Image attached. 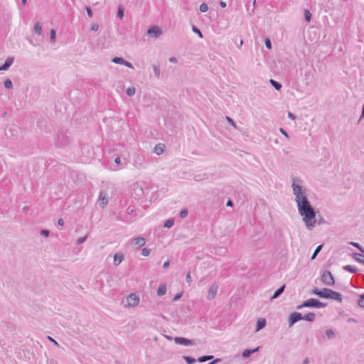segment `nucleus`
Masks as SVG:
<instances>
[{"label": "nucleus", "instance_id": "1", "mask_svg": "<svg viewBox=\"0 0 364 364\" xmlns=\"http://www.w3.org/2000/svg\"><path fill=\"white\" fill-rule=\"evenodd\" d=\"M298 209L304 217L303 220L308 228H311L315 224V213L306 198H299L297 200Z\"/></svg>", "mask_w": 364, "mask_h": 364}, {"label": "nucleus", "instance_id": "2", "mask_svg": "<svg viewBox=\"0 0 364 364\" xmlns=\"http://www.w3.org/2000/svg\"><path fill=\"white\" fill-rule=\"evenodd\" d=\"M326 305L323 303L320 302L316 299H310L304 301L302 304L298 306V309H301L304 307H316V308H322Z\"/></svg>", "mask_w": 364, "mask_h": 364}, {"label": "nucleus", "instance_id": "3", "mask_svg": "<svg viewBox=\"0 0 364 364\" xmlns=\"http://www.w3.org/2000/svg\"><path fill=\"white\" fill-rule=\"evenodd\" d=\"M321 281L325 285L332 286L335 284V280L329 271H325L321 276Z\"/></svg>", "mask_w": 364, "mask_h": 364}, {"label": "nucleus", "instance_id": "4", "mask_svg": "<svg viewBox=\"0 0 364 364\" xmlns=\"http://www.w3.org/2000/svg\"><path fill=\"white\" fill-rule=\"evenodd\" d=\"M127 301L129 306H136L139 304V298L136 294H132L127 298Z\"/></svg>", "mask_w": 364, "mask_h": 364}, {"label": "nucleus", "instance_id": "5", "mask_svg": "<svg viewBox=\"0 0 364 364\" xmlns=\"http://www.w3.org/2000/svg\"><path fill=\"white\" fill-rule=\"evenodd\" d=\"M330 289L324 288L322 290L314 289L312 290V294L317 295L321 298L328 299L327 295H329Z\"/></svg>", "mask_w": 364, "mask_h": 364}, {"label": "nucleus", "instance_id": "6", "mask_svg": "<svg viewBox=\"0 0 364 364\" xmlns=\"http://www.w3.org/2000/svg\"><path fill=\"white\" fill-rule=\"evenodd\" d=\"M302 319L301 314L300 313H292L289 319V327H291L296 322Z\"/></svg>", "mask_w": 364, "mask_h": 364}, {"label": "nucleus", "instance_id": "7", "mask_svg": "<svg viewBox=\"0 0 364 364\" xmlns=\"http://www.w3.org/2000/svg\"><path fill=\"white\" fill-rule=\"evenodd\" d=\"M329 292V295H327L328 299H331L338 302H342L343 297L340 293L333 291L332 289H331Z\"/></svg>", "mask_w": 364, "mask_h": 364}, {"label": "nucleus", "instance_id": "8", "mask_svg": "<svg viewBox=\"0 0 364 364\" xmlns=\"http://www.w3.org/2000/svg\"><path fill=\"white\" fill-rule=\"evenodd\" d=\"M161 33V31L157 26L151 27L147 31V35L151 37H158Z\"/></svg>", "mask_w": 364, "mask_h": 364}, {"label": "nucleus", "instance_id": "9", "mask_svg": "<svg viewBox=\"0 0 364 364\" xmlns=\"http://www.w3.org/2000/svg\"><path fill=\"white\" fill-rule=\"evenodd\" d=\"M292 186H293L294 193L296 196V202H297V200L299 199V198H306L305 196L303 195V193L301 192V188L299 186L293 183Z\"/></svg>", "mask_w": 364, "mask_h": 364}, {"label": "nucleus", "instance_id": "10", "mask_svg": "<svg viewBox=\"0 0 364 364\" xmlns=\"http://www.w3.org/2000/svg\"><path fill=\"white\" fill-rule=\"evenodd\" d=\"M174 341L177 344L184 345V346H190V345H193V344L192 341L188 340V339L185 338H181V337L175 338Z\"/></svg>", "mask_w": 364, "mask_h": 364}, {"label": "nucleus", "instance_id": "11", "mask_svg": "<svg viewBox=\"0 0 364 364\" xmlns=\"http://www.w3.org/2000/svg\"><path fill=\"white\" fill-rule=\"evenodd\" d=\"M100 205L105 207L108 203V198L105 193H101L99 196Z\"/></svg>", "mask_w": 364, "mask_h": 364}, {"label": "nucleus", "instance_id": "12", "mask_svg": "<svg viewBox=\"0 0 364 364\" xmlns=\"http://www.w3.org/2000/svg\"><path fill=\"white\" fill-rule=\"evenodd\" d=\"M145 242V239L142 237H138L133 240V244L138 247L144 246Z\"/></svg>", "mask_w": 364, "mask_h": 364}, {"label": "nucleus", "instance_id": "13", "mask_svg": "<svg viewBox=\"0 0 364 364\" xmlns=\"http://www.w3.org/2000/svg\"><path fill=\"white\" fill-rule=\"evenodd\" d=\"M14 59L12 58H8L5 63L0 68V70H6L12 65Z\"/></svg>", "mask_w": 364, "mask_h": 364}, {"label": "nucleus", "instance_id": "14", "mask_svg": "<svg viewBox=\"0 0 364 364\" xmlns=\"http://www.w3.org/2000/svg\"><path fill=\"white\" fill-rule=\"evenodd\" d=\"M217 293V287L212 286L208 291V298L212 299H213Z\"/></svg>", "mask_w": 364, "mask_h": 364}, {"label": "nucleus", "instance_id": "15", "mask_svg": "<svg viewBox=\"0 0 364 364\" xmlns=\"http://www.w3.org/2000/svg\"><path fill=\"white\" fill-rule=\"evenodd\" d=\"M315 317H316L315 314L308 313L302 317V319H304L308 321H313L315 319Z\"/></svg>", "mask_w": 364, "mask_h": 364}, {"label": "nucleus", "instance_id": "16", "mask_svg": "<svg viewBox=\"0 0 364 364\" xmlns=\"http://www.w3.org/2000/svg\"><path fill=\"white\" fill-rule=\"evenodd\" d=\"M266 324V321L264 318H259L257 322V331H259L262 328L264 327Z\"/></svg>", "mask_w": 364, "mask_h": 364}, {"label": "nucleus", "instance_id": "17", "mask_svg": "<svg viewBox=\"0 0 364 364\" xmlns=\"http://www.w3.org/2000/svg\"><path fill=\"white\" fill-rule=\"evenodd\" d=\"M154 151L158 155L161 154L164 152V145L161 144L156 145Z\"/></svg>", "mask_w": 364, "mask_h": 364}, {"label": "nucleus", "instance_id": "18", "mask_svg": "<svg viewBox=\"0 0 364 364\" xmlns=\"http://www.w3.org/2000/svg\"><path fill=\"white\" fill-rule=\"evenodd\" d=\"M33 30L36 33L41 35L42 33L41 24L39 22L36 23L33 27Z\"/></svg>", "mask_w": 364, "mask_h": 364}, {"label": "nucleus", "instance_id": "19", "mask_svg": "<svg viewBox=\"0 0 364 364\" xmlns=\"http://www.w3.org/2000/svg\"><path fill=\"white\" fill-rule=\"evenodd\" d=\"M284 288H285V285H283L282 287H281L279 289H277L274 292V295L272 296L271 299H274L278 297L283 292Z\"/></svg>", "mask_w": 364, "mask_h": 364}, {"label": "nucleus", "instance_id": "20", "mask_svg": "<svg viewBox=\"0 0 364 364\" xmlns=\"http://www.w3.org/2000/svg\"><path fill=\"white\" fill-rule=\"evenodd\" d=\"M166 289L164 285L160 286L157 290V294L159 296H163L166 294Z\"/></svg>", "mask_w": 364, "mask_h": 364}, {"label": "nucleus", "instance_id": "21", "mask_svg": "<svg viewBox=\"0 0 364 364\" xmlns=\"http://www.w3.org/2000/svg\"><path fill=\"white\" fill-rule=\"evenodd\" d=\"M122 256L116 255L114 258V263L115 265H119L122 261Z\"/></svg>", "mask_w": 364, "mask_h": 364}, {"label": "nucleus", "instance_id": "22", "mask_svg": "<svg viewBox=\"0 0 364 364\" xmlns=\"http://www.w3.org/2000/svg\"><path fill=\"white\" fill-rule=\"evenodd\" d=\"M258 350V348H255V349H253L252 350H245L243 353H242V356L245 357V358H247V357H249L250 355L252 353H255L256 351Z\"/></svg>", "mask_w": 364, "mask_h": 364}, {"label": "nucleus", "instance_id": "23", "mask_svg": "<svg viewBox=\"0 0 364 364\" xmlns=\"http://www.w3.org/2000/svg\"><path fill=\"white\" fill-rule=\"evenodd\" d=\"M355 259L360 262V263H363L364 264V255H361V254H355Z\"/></svg>", "mask_w": 364, "mask_h": 364}, {"label": "nucleus", "instance_id": "24", "mask_svg": "<svg viewBox=\"0 0 364 364\" xmlns=\"http://www.w3.org/2000/svg\"><path fill=\"white\" fill-rule=\"evenodd\" d=\"M270 82L275 87L276 90H279L281 89L282 85L279 82L274 81V80H271Z\"/></svg>", "mask_w": 364, "mask_h": 364}, {"label": "nucleus", "instance_id": "25", "mask_svg": "<svg viewBox=\"0 0 364 364\" xmlns=\"http://www.w3.org/2000/svg\"><path fill=\"white\" fill-rule=\"evenodd\" d=\"M321 248H322V245H318V246L316 248V250H315V251H314V254H313V255H312V256H311V259H315V257H316L317 254L320 252V250H321Z\"/></svg>", "mask_w": 364, "mask_h": 364}, {"label": "nucleus", "instance_id": "26", "mask_svg": "<svg viewBox=\"0 0 364 364\" xmlns=\"http://www.w3.org/2000/svg\"><path fill=\"white\" fill-rule=\"evenodd\" d=\"M213 358V356L211 355H206V356H203V357H200L198 358V361L199 362H201V363H203V362H205L208 360H210Z\"/></svg>", "mask_w": 364, "mask_h": 364}, {"label": "nucleus", "instance_id": "27", "mask_svg": "<svg viewBox=\"0 0 364 364\" xmlns=\"http://www.w3.org/2000/svg\"><path fill=\"white\" fill-rule=\"evenodd\" d=\"M326 334L328 338H331L334 336L335 333L332 329H328L326 331Z\"/></svg>", "mask_w": 364, "mask_h": 364}, {"label": "nucleus", "instance_id": "28", "mask_svg": "<svg viewBox=\"0 0 364 364\" xmlns=\"http://www.w3.org/2000/svg\"><path fill=\"white\" fill-rule=\"evenodd\" d=\"M208 9V6L206 4L203 3V4H201L200 6V11L201 12H206Z\"/></svg>", "mask_w": 364, "mask_h": 364}, {"label": "nucleus", "instance_id": "29", "mask_svg": "<svg viewBox=\"0 0 364 364\" xmlns=\"http://www.w3.org/2000/svg\"><path fill=\"white\" fill-rule=\"evenodd\" d=\"M344 269L350 272H355L356 271V268L351 265H346Z\"/></svg>", "mask_w": 364, "mask_h": 364}, {"label": "nucleus", "instance_id": "30", "mask_svg": "<svg viewBox=\"0 0 364 364\" xmlns=\"http://www.w3.org/2000/svg\"><path fill=\"white\" fill-rule=\"evenodd\" d=\"M150 254V250L147 248H143L141 250V255L144 257H147Z\"/></svg>", "mask_w": 364, "mask_h": 364}, {"label": "nucleus", "instance_id": "31", "mask_svg": "<svg viewBox=\"0 0 364 364\" xmlns=\"http://www.w3.org/2000/svg\"><path fill=\"white\" fill-rule=\"evenodd\" d=\"M4 86L6 88H8V89H10L12 87V82L7 79L6 80L4 81Z\"/></svg>", "mask_w": 364, "mask_h": 364}, {"label": "nucleus", "instance_id": "32", "mask_svg": "<svg viewBox=\"0 0 364 364\" xmlns=\"http://www.w3.org/2000/svg\"><path fill=\"white\" fill-rule=\"evenodd\" d=\"M311 18V14L310 11L309 10H306L305 11V19L308 22H310Z\"/></svg>", "mask_w": 364, "mask_h": 364}, {"label": "nucleus", "instance_id": "33", "mask_svg": "<svg viewBox=\"0 0 364 364\" xmlns=\"http://www.w3.org/2000/svg\"><path fill=\"white\" fill-rule=\"evenodd\" d=\"M124 16V9L122 7H119L117 12V16L120 18L121 19L123 18Z\"/></svg>", "mask_w": 364, "mask_h": 364}, {"label": "nucleus", "instance_id": "34", "mask_svg": "<svg viewBox=\"0 0 364 364\" xmlns=\"http://www.w3.org/2000/svg\"><path fill=\"white\" fill-rule=\"evenodd\" d=\"M127 93L129 96H132L135 93V89L133 87H129L127 90Z\"/></svg>", "mask_w": 364, "mask_h": 364}, {"label": "nucleus", "instance_id": "35", "mask_svg": "<svg viewBox=\"0 0 364 364\" xmlns=\"http://www.w3.org/2000/svg\"><path fill=\"white\" fill-rule=\"evenodd\" d=\"M173 225V220H168L164 223V227L166 228H171Z\"/></svg>", "mask_w": 364, "mask_h": 364}, {"label": "nucleus", "instance_id": "36", "mask_svg": "<svg viewBox=\"0 0 364 364\" xmlns=\"http://www.w3.org/2000/svg\"><path fill=\"white\" fill-rule=\"evenodd\" d=\"M184 359L188 364H192L196 361L194 358H192L191 357H185Z\"/></svg>", "mask_w": 364, "mask_h": 364}, {"label": "nucleus", "instance_id": "37", "mask_svg": "<svg viewBox=\"0 0 364 364\" xmlns=\"http://www.w3.org/2000/svg\"><path fill=\"white\" fill-rule=\"evenodd\" d=\"M50 40L52 41H54L55 39V31L54 29H52L50 33Z\"/></svg>", "mask_w": 364, "mask_h": 364}, {"label": "nucleus", "instance_id": "38", "mask_svg": "<svg viewBox=\"0 0 364 364\" xmlns=\"http://www.w3.org/2000/svg\"><path fill=\"white\" fill-rule=\"evenodd\" d=\"M113 62L115 63H122V64H124V60L121 58H114L113 59Z\"/></svg>", "mask_w": 364, "mask_h": 364}, {"label": "nucleus", "instance_id": "39", "mask_svg": "<svg viewBox=\"0 0 364 364\" xmlns=\"http://www.w3.org/2000/svg\"><path fill=\"white\" fill-rule=\"evenodd\" d=\"M264 42H265V45L267 46V48L268 49H271L272 48V44H271L270 40L269 38H266Z\"/></svg>", "mask_w": 364, "mask_h": 364}, {"label": "nucleus", "instance_id": "40", "mask_svg": "<svg viewBox=\"0 0 364 364\" xmlns=\"http://www.w3.org/2000/svg\"><path fill=\"white\" fill-rule=\"evenodd\" d=\"M98 28H99V26H98V24H97V23H92V26H91V30H92V31H97V30H98Z\"/></svg>", "mask_w": 364, "mask_h": 364}, {"label": "nucleus", "instance_id": "41", "mask_svg": "<svg viewBox=\"0 0 364 364\" xmlns=\"http://www.w3.org/2000/svg\"><path fill=\"white\" fill-rule=\"evenodd\" d=\"M358 304L361 307H364V294L361 295Z\"/></svg>", "mask_w": 364, "mask_h": 364}, {"label": "nucleus", "instance_id": "42", "mask_svg": "<svg viewBox=\"0 0 364 364\" xmlns=\"http://www.w3.org/2000/svg\"><path fill=\"white\" fill-rule=\"evenodd\" d=\"M187 215H188V212L186 210H183L182 211H181V213H180V215L182 218H186L187 216Z\"/></svg>", "mask_w": 364, "mask_h": 364}, {"label": "nucleus", "instance_id": "43", "mask_svg": "<svg viewBox=\"0 0 364 364\" xmlns=\"http://www.w3.org/2000/svg\"><path fill=\"white\" fill-rule=\"evenodd\" d=\"M351 244L353 246L358 247L362 252H364V250L362 249V247L360 246V245L358 243H357V242H351Z\"/></svg>", "mask_w": 364, "mask_h": 364}, {"label": "nucleus", "instance_id": "44", "mask_svg": "<svg viewBox=\"0 0 364 364\" xmlns=\"http://www.w3.org/2000/svg\"><path fill=\"white\" fill-rule=\"evenodd\" d=\"M86 11H87V15H88L90 17H92V11L91 9H90V8H89V7H87V8H86Z\"/></svg>", "mask_w": 364, "mask_h": 364}, {"label": "nucleus", "instance_id": "45", "mask_svg": "<svg viewBox=\"0 0 364 364\" xmlns=\"http://www.w3.org/2000/svg\"><path fill=\"white\" fill-rule=\"evenodd\" d=\"M186 282H187L188 283H190V282H191V277L190 273H188V274H186Z\"/></svg>", "mask_w": 364, "mask_h": 364}, {"label": "nucleus", "instance_id": "46", "mask_svg": "<svg viewBox=\"0 0 364 364\" xmlns=\"http://www.w3.org/2000/svg\"><path fill=\"white\" fill-rule=\"evenodd\" d=\"M193 31L198 34L200 38L203 37L201 32L198 28H193Z\"/></svg>", "mask_w": 364, "mask_h": 364}, {"label": "nucleus", "instance_id": "47", "mask_svg": "<svg viewBox=\"0 0 364 364\" xmlns=\"http://www.w3.org/2000/svg\"><path fill=\"white\" fill-rule=\"evenodd\" d=\"M48 233H49L48 231L46 230H43L41 231V235H43L46 237L48 236Z\"/></svg>", "mask_w": 364, "mask_h": 364}, {"label": "nucleus", "instance_id": "48", "mask_svg": "<svg viewBox=\"0 0 364 364\" xmlns=\"http://www.w3.org/2000/svg\"><path fill=\"white\" fill-rule=\"evenodd\" d=\"M48 340L50 341L51 342H53L55 346H58V343L53 339L51 337L48 336Z\"/></svg>", "mask_w": 364, "mask_h": 364}, {"label": "nucleus", "instance_id": "49", "mask_svg": "<svg viewBox=\"0 0 364 364\" xmlns=\"http://www.w3.org/2000/svg\"><path fill=\"white\" fill-rule=\"evenodd\" d=\"M58 223L59 225L60 226H63L64 225V222L63 220V219L60 218L58 220Z\"/></svg>", "mask_w": 364, "mask_h": 364}, {"label": "nucleus", "instance_id": "50", "mask_svg": "<svg viewBox=\"0 0 364 364\" xmlns=\"http://www.w3.org/2000/svg\"><path fill=\"white\" fill-rule=\"evenodd\" d=\"M288 117H289L290 119H295L294 116V115H293V114H292V113H291V112H289V113H288Z\"/></svg>", "mask_w": 364, "mask_h": 364}, {"label": "nucleus", "instance_id": "51", "mask_svg": "<svg viewBox=\"0 0 364 364\" xmlns=\"http://www.w3.org/2000/svg\"><path fill=\"white\" fill-rule=\"evenodd\" d=\"M168 266H169V262H168V261L165 262L164 263V264H163V267H164V268H166V267H168Z\"/></svg>", "mask_w": 364, "mask_h": 364}, {"label": "nucleus", "instance_id": "52", "mask_svg": "<svg viewBox=\"0 0 364 364\" xmlns=\"http://www.w3.org/2000/svg\"><path fill=\"white\" fill-rule=\"evenodd\" d=\"M124 64L129 68H132V65H131V63H129V62H125L124 60Z\"/></svg>", "mask_w": 364, "mask_h": 364}, {"label": "nucleus", "instance_id": "53", "mask_svg": "<svg viewBox=\"0 0 364 364\" xmlns=\"http://www.w3.org/2000/svg\"><path fill=\"white\" fill-rule=\"evenodd\" d=\"M85 238H80V239L77 240V244H81V243H82V242L85 241Z\"/></svg>", "mask_w": 364, "mask_h": 364}, {"label": "nucleus", "instance_id": "54", "mask_svg": "<svg viewBox=\"0 0 364 364\" xmlns=\"http://www.w3.org/2000/svg\"><path fill=\"white\" fill-rule=\"evenodd\" d=\"M220 5L223 8H225L226 6V4L224 1H220Z\"/></svg>", "mask_w": 364, "mask_h": 364}, {"label": "nucleus", "instance_id": "55", "mask_svg": "<svg viewBox=\"0 0 364 364\" xmlns=\"http://www.w3.org/2000/svg\"><path fill=\"white\" fill-rule=\"evenodd\" d=\"M114 161H115L116 164H119L120 163V159L119 158H116Z\"/></svg>", "mask_w": 364, "mask_h": 364}, {"label": "nucleus", "instance_id": "56", "mask_svg": "<svg viewBox=\"0 0 364 364\" xmlns=\"http://www.w3.org/2000/svg\"><path fill=\"white\" fill-rule=\"evenodd\" d=\"M227 205H228V206H232V201L229 200L227 202Z\"/></svg>", "mask_w": 364, "mask_h": 364}, {"label": "nucleus", "instance_id": "57", "mask_svg": "<svg viewBox=\"0 0 364 364\" xmlns=\"http://www.w3.org/2000/svg\"><path fill=\"white\" fill-rule=\"evenodd\" d=\"M227 119L232 124L235 126L234 123H233V121L232 120V119H230V117H227Z\"/></svg>", "mask_w": 364, "mask_h": 364}, {"label": "nucleus", "instance_id": "58", "mask_svg": "<svg viewBox=\"0 0 364 364\" xmlns=\"http://www.w3.org/2000/svg\"><path fill=\"white\" fill-rule=\"evenodd\" d=\"M170 61L172 62V63H176V59L175 58H171L170 59Z\"/></svg>", "mask_w": 364, "mask_h": 364}, {"label": "nucleus", "instance_id": "59", "mask_svg": "<svg viewBox=\"0 0 364 364\" xmlns=\"http://www.w3.org/2000/svg\"><path fill=\"white\" fill-rule=\"evenodd\" d=\"M280 131H281V132H282L284 135H285L286 136H287V133H286V132H285L282 129H280Z\"/></svg>", "mask_w": 364, "mask_h": 364}, {"label": "nucleus", "instance_id": "60", "mask_svg": "<svg viewBox=\"0 0 364 364\" xmlns=\"http://www.w3.org/2000/svg\"><path fill=\"white\" fill-rule=\"evenodd\" d=\"M181 297V294H178L175 296V298L173 299L174 300H177L178 299H179Z\"/></svg>", "mask_w": 364, "mask_h": 364}, {"label": "nucleus", "instance_id": "61", "mask_svg": "<svg viewBox=\"0 0 364 364\" xmlns=\"http://www.w3.org/2000/svg\"><path fill=\"white\" fill-rule=\"evenodd\" d=\"M21 2L23 4H26L27 2V0H21Z\"/></svg>", "mask_w": 364, "mask_h": 364}, {"label": "nucleus", "instance_id": "62", "mask_svg": "<svg viewBox=\"0 0 364 364\" xmlns=\"http://www.w3.org/2000/svg\"><path fill=\"white\" fill-rule=\"evenodd\" d=\"M364 116V105H363V112H362V117Z\"/></svg>", "mask_w": 364, "mask_h": 364}, {"label": "nucleus", "instance_id": "63", "mask_svg": "<svg viewBox=\"0 0 364 364\" xmlns=\"http://www.w3.org/2000/svg\"><path fill=\"white\" fill-rule=\"evenodd\" d=\"M256 2H257V1H256V0H254V1H253V3H252L253 6H255Z\"/></svg>", "mask_w": 364, "mask_h": 364}]
</instances>
